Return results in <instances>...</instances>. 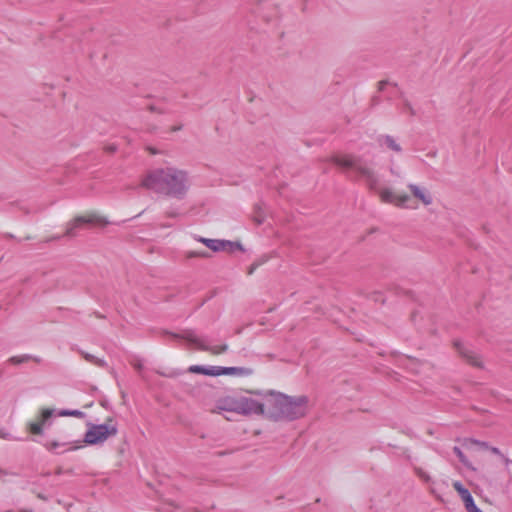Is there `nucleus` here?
<instances>
[{"label":"nucleus","instance_id":"1","mask_svg":"<svg viewBox=\"0 0 512 512\" xmlns=\"http://www.w3.org/2000/svg\"><path fill=\"white\" fill-rule=\"evenodd\" d=\"M141 186L156 194L183 200L191 187V179L186 170L170 166L149 171Z\"/></svg>","mask_w":512,"mask_h":512},{"label":"nucleus","instance_id":"2","mask_svg":"<svg viewBox=\"0 0 512 512\" xmlns=\"http://www.w3.org/2000/svg\"><path fill=\"white\" fill-rule=\"evenodd\" d=\"M308 397L288 396L273 390L266 392V409L268 416L275 420L293 421L305 416Z\"/></svg>","mask_w":512,"mask_h":512},{"label":"nucleus","instance_id":"3","mask_svg":"<svg viewBox=\"0 0 512 512\" xmlns=\"http://www.w3.org/2000/svg\"><path fill=\"white\" fill-rule=\"evenodd\" d=\"M332 163L344 170H353L364 177L370 190L376 191L379 185V178L373 169L368 167L359 156L347 154L343 156H333Z\"/></svg>","mask_w":512,"mask_h":512},{"label":"nucleus","instance_id":"4","mask_svg":"<svg viewBox=\"0 0 512 512\" xmlns=\"http://www.w3.org/2000/svg\"><path fill=\"white\" fill-rule=\"evenodd\" d=\"M174 337H181L188 341L190 344L194 345L197 349L202 351H208L213 355H220L225 353L228 350L227 344L221 345H212L207 337L198 336L195 331L187 330L183 332L181 336L173 334Z\"/></svg>","mask_w":512,"mask_h":512},{"label":"nucleus","instance_id":"5","mask_svg":"<svg viewBox=\"0 0 512 512\" xmlns=\"http://www.w3.org/2000/svg\"><path fill=\"white\" fill-rule=\"evenodd\" d=\"M266 409V392L255 393L249 396H239V414L242 415H261Z\"/></svg>","mask_w":512,"mask_h":512},{"label":"nucleus","instance_id":"6","mask_svg":"<svg viewBox=\"0 0 512 512\" xmlns=\"http://www.w3.org/2000/svg\"><path fill=\"white\" fill-rule=\"evenodd\" d=\"M117 434V428L108 424H90L83 439L87 445L103 444L110 436Z\"/></svg>","mask_w":512,"mask_h":512},{"label":"nucleus","instance_id":"7","mask_svg":"<svg viewBox=\"0 0 512 512\" xmlns=\"http://www.w3.org/2000/svg\"><path fill=\"white\" fill-rule=\"evenodd\" d=\"M189 371L192 373H198L208 376H220V375H248L250 370L239 367H221V366H201L193 365L189 367Z\"/></svg>","mask_w":512,"mask_h":512},{"label":"nucleus","instance_id":"8","mask_svg":"<svg viewBox=\"0 0 512 512\" xmlns=\"http://www.w3.org/2000/svg\"><path fill=\"white\" fill-rule=\"evenodd\" d=\"M108 221L95 214L86 216H77L73 221L69 222L66 227L64 236L72 238L77 235V230L83 228L85 225H106Z\"/></svg>","mask_w":512,"mask_h":512},{"label":"nucleus","instance_id":"9","mask_svg":"<svg viewBox=\"0 0 512 512\" xmlns=\"http://www.w3.org/2000/svg\"><path fill=\"white\" fill-rule=\"evenodd\" d=\"M195 240L203 243L206 247L211 249L213 252L219 251H233L235 249L243 251V246L239 242H232L229 240L220 239H209L201 236H195Z\"/></svg>","mask_w":512,"mask_h":512},{"label":"nucleus","instance_id":"10","mask_svg":"<svg viewBox=\"0 0 512 512\" xmlns=\"http://www.w3.org/2000/svg\"><path fill=\"white\" fill-rule=\"evenodd\" d=\"M44 446L50 452L59 454V453H63L66 451L77 450V449L83 447V444L81 441H67V442L51 441V442H46L44 444Z\"/></svg>","mask_w":512,"mask_h":512},{"label":"nucleus","instance_id":"11","mask_svg":"<svg viewBox=\"0 0 512 512\" xmlns=\"http://www.w3.org/2000/svg\"><path fill=\"white\" fill-rule=\"evenodd\" d=\"M378 194H379L382 202L394 204L397 207H401V208L405 207L406 203L410 199V197L407 194L394 195V193L388 188L379 190Z\"/></svg>","mask_w":512,"mask_h":512},{"label":"nucleus","instance_id":"12","mask_svg":"<svg viewBox=\"0 0 512 512\" xmlns=\"http://www.w3.org/2000/svg\"><path fill=\"white\" fill-rule=\"evenodd\" d=\"M55 410L43 409L38 420L29 424V430L32 434H42L43 427L50 425L49 420L54 415Z\"/></svg>","mask_w":512,"mask_h":512},{"label":"nucleus","instance_id":"13","mask_svg":"<svg viewBox=\"0 0 512 512\" xmlns=\"http://www.w3.org/2000/svg\"><path fill=\"white\" fill-rule=\"evenodd\" d=\"M408 188L411 191L412 195L419 201H421L425 206L432 204L433 198L426 188L420 187L412 183L408 184Z\"/></svg>","mask_w":512,"mask_h":512},{"label":"nucleus","instance_id":"14","mask_svg":"<svg viewBox=\"0 0 512 512\" xmlns=\"http://www.w3.org/2000/svg\"><path fill=\"white\" fill-rule=\"evenodd\" d=\"M454 346L457 351L467 359V361L474 366H481V361L479 356L470 350L464 343L460 341H455Z\"/></svg>","mask_w":512,"mask_h":512},{"label":"nucleus","instance_id":"15","mask_svg":"<svg viewBox=\"0 0 512 512\" xmlns=\"http://www.w3.org/2000/svg\"><path fill=\"white\" fill-rule=\"evenodd\" d=\"M377 142L380 146H386L396 153L402 152L400 144L397 143L396 139L391 135H380L377 137Z\"/></svg>","mask_w":512,"mask_h":512},{"label":"nucleus","instance_id":"16","mask_svg":"<svg viewBox=\"0 0 512 512\" xmlns=\"http://www.w3.org/2000/svg\"><path fill=\"white\" fill-rule=\"evenodd\" d=\"M218 408L223 411L236 412L239 414V397H226L222 399Z\"/></svg>","mask_w":512,"mask_h":512},{"label":"nucleus","instance_id":"17","mask_svg":"<svg viewBox=\"0 0 512 512\" xmlns=\"http://www.w3.org/2000/svg\"><path fill=\"white\" fill-rule=\"evenodd\" d=\"M79 353L83 356V358L86 361H88V362H90V363H92V364H94V365H96L98 367L105 368V367L108 366L107 362L104 359H102V358H98V357H96V356H94V355H92V354H90L88 352H85L83 350H79Z\"/></svg>","mask_w":512,"mask_h":512},{"label":"nucleus","instance_id":"18","mask_svg":"<svg viewBox=\"0 0 512 512\" xmlns=\"http://www.w3.org/2000/svg\"><path fill=\"white\" fill-rule=\"evenodd\" d=\"M29 360H34L36 362H40V359L37 358V357H34L30 354H23V355H19V356H12L10 357L7 362L10 363V364H13V365H19V364H22V363H25Z\"/></svg>","mask_w":512,"mask_h":512},{"label":"nucleus","instance_id":"19","mask_svg":"<svg viewBox=\"0 0 512 512\" xmlns=\"http://www.w3.org/2000/svg\"><path fill=\"white\" fill-rule=\"evenodd\" d=\"M453 488L458 492L462 501L464 502L467 498L471 497V493L460 481H455L453 483Z\"/></svg>","mask_w":512,"mask_h":512},{"label":"nucleus","instance_id":"20","mask_svg":"<svg viewBox=\"0 0 512 512\" xmlns=\"http://www.w3.org/2000/svg\"><path fill=\"white\" fill-rule=\"evenodd\" d=\"M464 505H465V508L467 510V512H483L481 509H479L475 502H474V499L473 497H469L467 498L465 501H464Z\"/></svg>","mask_w":512,"mask_h":512},{"label":"nucleus","instance_id":"21","mask_svg":"<svg viewBox=\"0 0 512 512\" xmlns=\"http://www.w3.org/2000/svg\"><path fill=\"white\" fill-rule=\"evenodd\" d=\"M453 451L462 464H464L465 466H469V461H468L467 457L464 455V453L462 452V450L459 447L455 446L453 448Z\"/></svg>","mask_w":512,"mask_h":512},{"label":"nucleus","instance_id":"22","mask_svg":"<svg viewBox=\"0 0 512 512\" xmlns=\"http://www.w3.org/2000/svg\"><path fill=\"white\" fill-rule=\"evenodd\" d=\"M59 416H75L80 417L83 415V412L79 410H61L58 413Z\"/></svg>","mask_w":512,"mask_h":512},{"label":"nucleus","instance_id":"23","mask_svg":"<svg viewBox=\"0 0 512 512\" xmlns=\"http://www.w3.org/2000/svg\"><path fill=\"white\" fill-rule=\"evenodd\" d=\"M209 253L205 251H190L187 252L186 257L187 258H193V257H200V258H207L209 257Z\"/></svg>","mask_w":512,"mask_h":512},{"label":"nucleus","instance_id":"24","mask_svg":"<svg viewBox=\"0 0 512 512\" xmlns=\"http://www.w3.org/2000/svg\"><path fill=\"white\" fill-rule=\"evenodd\" d=\"M254 221L260 225L263 223L264 221V215L263 213L261 212L260 208L257 209V215L254 217Z\"/></svg>","mask_w":512,"mask_h":512},{"label":"nucleus","instance_id":"25","mask_svg":"<svg viewBox=\"0 0 512 512\" xmlns=\"http://www.w3.org/2000/svg\"><path fill=\"white\" fill-rule=\"evenodd\" d=\"M417 474H418V476H419L421 479H423L425 482H429V481H430V477H429V475H428L426 472H424L423 470H421V469H417Z\"/></svg>","mask_w":512,"mask_h":512},{"label":"nucleus","instance_id":"26","mask_svg":"<svg viewBox=\"0 0 512 512\" xmlns=\"http://www.w3.org/2000/svg\"><path fill=\"white\" fill-rule=\"evenodd\" d=\"M104 151L107 153H114L117 151V146L115 144H109L104 146Z\"/></svg>","mask_w":512,"mask_h":512},{"label":"nucleus","instance_id":"27","mask_svg":"<svg viewBox=\"0 0 512 512\" xmlns=\"http://www.w3.org/2000/svg\"><path fill=\"white\" fill-rule=\"evenodd\" d=\"M404 107L409 112L410 115H412V116L415 115V110L409 101L404 102Z\"/></svg>","mask_w":512,"mask_h":512},{"label":"nucleus","instance_id":"28","mask_svg":"<svg viewBox=\"0 0 512 512\" xmlns=\"http://www.w3.org/2000/svg\"><path fill=\"white\" fill-rule=\"evenodd\" d=\"M165 215H166L167 217H173V218H174V217H178V216H179V212H178V211H176V210H170V211H167V212L165 213Z\"/></svg>","mask_w":512,"mask_h":512},{"label":"nucleus","instance_id":"29","mask_svg":"<svg viewBox=\"0 0 512 512\" xmlns=\"http://www.w3.org/2000/svg\"><path fill=\"white\" fill-rule=\"evenodd\" d=\"M473 442L475 444L479 445L482 448H485V449L489 448V445L486 442H481V441H478V440H473Z\"/></svg>","mask_w":512,"mask_h":512},{"label":"nucleus","instance_id":"30","mask_svg":"<svg viewBox=\"0 0 512 512\" xmlns=\"http://www.w3.org/2000/svg\"><path fill=\"white\" fill-rule=\"evenodd\" d=\"M493 454L499 455L501 457L502 453L497 447H489L488 448Z\"/></svg>","mask_w":512,"mask_h":512},{"label":"nucleus","instance_id":"31","mask_svg":"<svg viewBox=\"0 0 512 512\" xmlns=\"http://www.w3.org/2000/svg\"><path fill=\"white\" fill-rule=\"evenodd\" d=\"M501 458L503 459V461H504L506 466H509L510 464H512V460H510L509 458H507L503 454L501 455Z\"/></svg>","mask_w":512,"mask_h":512},{"label":"nucleus","instance_id":"32","mask_svg":"<svg viewBox=\"0 0 512 512\" xmlns=\"http://www.w3.org/2000/svg\"><path fill=\"white\" fill-rule=\"evenodd\" d=\"M387 84H388V82H387V81H384V80H383V81H380V82H379V90H380V91H383V90H384V87H385Z\"/></svg>","mask_w":512,"mask_h":512},{"label":"nucleus","instance_id":"33","mask_svg":"<svg viewBox=\"0 0 512 512\" xmlns=\"http://www.w3.org/2000/svg\"><path fill=\"white\" fill-rule=\"evenodd\" d=\"M60 238H61V236L56 235V236H53V237L47 239L46 242L53 241V240H59Z\"/></svg>","mask_w":512,"mask_h":512},{"label":"nucleus","instance_id":"34","mask_svg":"<svg viewBox=\"0 0 512 512\" xmlns=\"http://www.w3.org/2000/svg\"><path fill=\"white\" fill-rule=\"evenodd\" d=\"M135 368L140 370L142 368V363L141 362H137L134 364Z\"/></svg>","mask_w":512,"mask_h":512},{"label":"nucleus","instance_id":"35","mask_svg":"<svg viewBox=\"0 0 512 512\" xmlns=\"http://www.w3.org/2000/svg\"><path fill=\"white\" fill-rule=\"evenodd\" d=\"M182 127L181 126H175L172 128V131H178L180 130Z\"/></svg>","mask_w":512,"mask_h":512},{"label":"nucleus","instance_id":"36","mask_svg":"<svg viewBox=\"0 0 512 512\" xmlns=\"http://www.w3.org/2000/svg\"><path fill=\"white\" fill-rule=\"evenodd\" d=\"M152 154H156V151L154 149H149Z\"/></svg>","mask_w":512,"mask_h":512}]
</instances>
